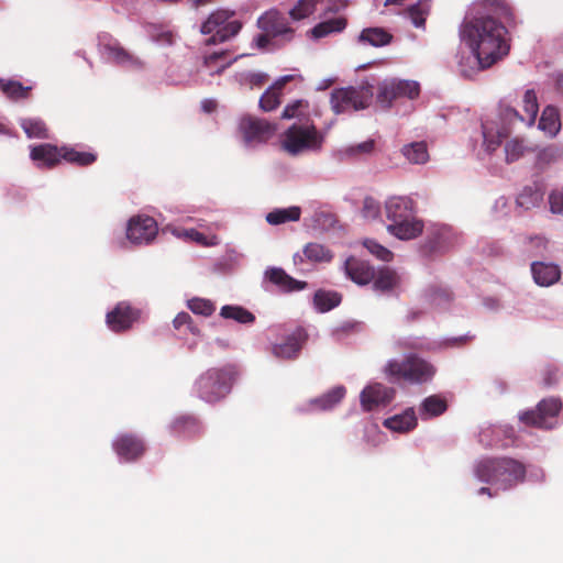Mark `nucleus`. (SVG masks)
<instances>
[{"instance_id":"nucleus-23","label":"nucleus","mask_w":563,"mask_h":563,"mask_svg":"<svg viewBox=\"0 0 563 563\" xmlns=\"http://www.w3.org/2000/svg\"><path fill=\"white\" fill-rule=\"evenodd\" d=\"M292 79V75H286L278 78L260 98V108L265 112L277 109L280 104V97L284 87Z\"/></svg>"},{"instance_id":"nucleus-47","label":"nucleus","mask_w":563,"mask_h":563,"mask_svg":"<svg viewBox=\"0 0 563 563\" xmlns=\"http://www.w3.org/2000/svg\"><path fill=\"white\" fill-rule=\"evenodd\" d=\"M528 150L523 140L512 139L508 141L505 145L506 161L507 163H512L518 161L521 156H523L525 152Z\"/></svg>"},{"instance_id":"nucleus-3","label":"nucleus","mask_w":563,"mask_h":563,"mask_svg":"<svg viewBox=\"0 0 563 563\" xmlns=\"http://www.w3.org/2000/svg\"><path fill=\"white\" fill-rule=\"evenodd\" d=\"M388 232L400 240H411L423 231V223L415 217V203L408 197H391L385 202Z\"/></svg>"},{"instance_id":"nucleus-31","label":"nucleus","mask_w":563,"mask_h":563,"mask_svg":"<svg viewBox=\"0 0 563 563\" xmlns=\"http://www.w3.org/2000/svg\"><path fill=\"white\" fill-rule=\"evenodd\" d=\"M341 294L332 290L318 289L313 295V305L319 312H328L341 303Z\"/></svg>"},{"instance_id":"nucleus-20","label":"nucleus","mask_w":563,"mask_h":563,"mask_svg":"<svg viewBox=\"0 0 563 563\" xmlns=\"http://www.w3.org/2000/svg\"><path fill=\"white\" fill-rule=\"evenodd\" d=\"M453 245L452 233L448 228L432 229L422 245V251L428 255L445 252Z\"/></svg>"},{"instance_id":"nucleus-1","label":"nucleus","mask_w":563,"mask_h":563,"mask_svg":"<svg viewBox=\"0 0 563 563\" xmlns=\"http://www.w3.org/2000/svg\"><path fill=\"white\" fill-rule=\"evenodd\" d=\"M473 11L464 19L460 33L484 69L509 54L508 27L517 22L514 8L506 0H475Z\"/></svg>"},{"instance_id":"nucleus-7","label":"nucleus","mask_w":563,"mask_h":563,"mask_svg":"<svg viewBox=\"0 0 563 563\" xmlns=\"http://www.w3.org/2000/svg\"><path fill=\"white\" fill-rule=\"evenodd\" d=\"M373 98L371 86L338 88L331 92V108L339 114L367 108Z\"/></svg>"},{"instance_id":"nucleus-29","label":"nucleus","mask_w":563,"mask_h":563,"mask_svg":"<svg viewBox=\"0 0 563 563\" xmlns=\"http://www.w3.org/2000/svg\"><path fill=\"white\" fill-rule=\"evenodd\" d=\"M63 161L79 167H87L97 161V154L93 152L77 151L75 147L63 145Z\"/></svg>"},{"instance_id":"nucleus-32","label":"nucleus","mask_w":563,"mask_h":563,"mask_svg":"<svg viewBox=\"0 0 563 563\" xmlns=\"http://www.w3.org/2000/svg\"><path fill=\"white\" fill-rule=\"evenodd\" d=\"M539 129L554 136L561 129L559 110L553 106H547L539 120Z\"/></svg>"},{"instance_id":"nucleus-45","label":"nucleus","mask_w":563,"mask_h":563,"mask_svg":"<svg viewBox=\"0 0 563 563\" xmlns=\"http://www.w3.org/2000/svg\"><path fill=\"white\" fill-rule=\"evenodd\" d=\"M430 11V3L428 0L419 1L408 8V15L417 27H422L426 24L427 15Z\"/></svg>"},{"instance_id":"nucleus-43","label":"nucleus","mask_w":563,"mask_h":563,"mask_svg":"<svg viewBox=\"0 0 563 563\" xmlns=\"http://www.w3.org/2000/svg\"><path fill=\"white\" fill-rule=\"evenodd\" d=\"M220 316L225 319H233L243 324L253 323L255 320V316L241 306H223Z\"/></svg>"},{"instance_id":"nucleus-61","label":"nucleus","mask_w":563,"mask_h":563,"mask_svg":"<svg viewBox=\"0 0 563 563\" xmlns=\"http://www.w3.org/2000/svg\"><path fill=\"white\" fill-rule=\"evenodd\" d=\"M187 234L191 240L205 244V235L201 232L192 229Z\"/></svg>"},{"instance_id":"nucleus-28","label":"nucleus","mask_w":563,"mask_h":563,"mask_svg":"<svg viewBox=\"0 0 563 563\" xmlns=\"http://www.w3.org/2000/svg\"><path fill=\"white\" fill-rule=\"evenodd\" d=\"M446 410V399L440 395H431L424 398L419 409L422 419L439 417Z\"/></svg>"},{"instance_id":"nucleus-39","label":"nucleus","mask_w":563,"mask_h":563,"mask_svg":"<svg viewBox=\"0 0 563 563\" xmlns=\"http://www.w3.org/2000/svg\"><path fill=\"white\" fill-rule=\"evenodd\" d=\"M0 89L8 98L21 100L29 98L32 87L23 86L16 80L0 79Z\"/></svg>"},{"instance_id":"nucleus-40","label":"nucleus","mask_w":563,"mask_h":563,"mask_svg":"<svg viewBox=\"0 0 563 563\" xmlns=\"http://www.w3.org/2000/svg\"><path fill=\"white\" fill-rule=\"evenodd\" d=\"M301 210L299 207H290L286 209H275L267 213L266 221L272 225H278L289 221H298Z\"/></svg>"},{"instance_id":"nucleus-44","label":"nucleus","mask_w":563,"mask_h":563,"mask_svg":"<svg viewBox=\"0 0 563 563\" xmlns=\"http://www.w3.org/2000/svg\"><path fill=\"white\" fill-rule=\"evenodd\" d=\"M483 130V139H484V146L488 152H494L501 143V140L507 137L510 131L506 128H504L501 131H498L495 134H493V129L489 128L488 123L482 124Z\"/></svg>"},{"instance_id":"nucleus-55","label":"nucleus","mask_w":563,"mask_h":563,"mask_svg":"<svg viewBox=\"0 0 563 563\" xmlns=\"http://www.w3.org/2000/svg\"><path fill=\"white\" fill-rule=\"evenodd\" d=\"M173 323H174L175 329H177V330H180L183 327H186L191 333H194V334L199 333L198 328L192 325V319H191L190 314L187 312H179L175 317Z\"/></svg>"},{"instance_id":"nucleus-51","label":"nucleus","mask_w":563,"mask_h":563,"mask_svg":"<svg viewBox=\"0 0 563 563\" xmlns=\"http://www.w3.org/2000/svg\"><path fill=\"white\" fill-rule=\"evenodd\" d=\"M556 159L558 151L554 147H545L538 153L536 158V167L540 170H543Z\"/></svg>"},{"instance_id":"nucleus-60","label":"nucleus","mask_w":563,"mask_h":563,"mask_svg":"<svg viewBox=\"0 0 563 563\" xmlns=\"http://www.w3.org/2000/svg\"><path fill=\"white\" fill-rule=\"evenodd\" d=\"M155 41L156 42H159V43H164V44H173L174 42V35L172 32L169 31H164V32H161L156 37H155Z\"/></svg>"},{"instance_id":"nucleus-12","label":"nucleus","mask_w":563,"mask_h":563,"mask_svg":"<svg viewBox=\"0 0 563 563\" xmlns=\"http://www.w3.org/2000/svg\"><path fill=\"white\" fill-rule=\"evenodd\" d=\"M157 232V223L152 217L135 216L128 222L126 238L133 244H148L156 238Z\"/></svg>"},{"instance_id":"nucleus-24","label":"nucleus","mask_w":563,"mask_h":563,"mask_svg":"<svg viewBox=\"0 0 563 563\" xmlns=\"http://www.w3.org/2000/svg\"><path fill=\"white\" fill-rule=\"evenodd\" d=\"M103 49L108 57L118 65L133 69H141L144 66L139 57L128 52L119 43H108L103 46Z\"/></svg>"},{"instance_id":"nucleus-13","label":"nucleus","mask_w":563,"mask_h":563,"mask_svg":"<svg viewBox=\"0 0 563 563\" xmlns=\"http://www.w3.org/2000/svg\"><path fill=\"white\" fill-rule=\"evenodd\" d=\"M141 311L128 301H120L106 316L107 325L113 332H123L132 328L140 319Z\"/></svg>"},{"instance_id":"nucleus-56","label":"nucleus","mask_w":563,"mask_h":563,"mask_svg":"<svg viewBox=\"0 0 563 563\" xmlns=\"http://www.w3.org/2000/svg\"><path fill=\"white\" fill-rule=\"evenodd\" d=\"M375 142L374 140H367L363 143L357 144L356 146H351L347 150L349 154L356 155V154H368L374 151Z\"/></svg>"},{"instance_id":"nucleus-62","label":"nucleus","mask_w":563,"mask_h":563,"mask_svg":"<svg viewBox=\"0 0 563 563\" xmlns=\"http://www.w3.org/2000/svg\"><path fill=\"white\" fill-rule=\"evenodd\" d=\"M202 108H203V110H205L206 112H211V111H213V110H214V108H216V102H214V101H212V100H206V101H203V103H202Z\"/></svg>"},{"instance_id":"nucleus-6","label":"nucleus","mask_w":563,"mask_h":563,"mask_svg":"<svg viewBox=\"0 0 563 563\" xmlns=\"http://www.w3.org/2000/svg\"><path fill=\"white\" fill-rule=\"evenodd\" d=\"M324 137L314 124L290 125L282 142L283 148L290 155H298L306 151H319L322 147Z\"/></svg>"},{"instance_id":"nucleus-26","label":"nucleus","mask_w":563,"mask_h":563,"mask_svg":"<svg viewBox=\"0 0 563 563\" xmlns=\"http://www.w3.org/2000/svg\"><path fill=\"white\" fill-rule=\"evenodd\" d=\"M372 282L374 290L388 292L399 286L400 277L397 272L390 267H382L375 272V277Z\"/></svg>"},{"instance_id":"nucleus-63","label":"nucleus","mask_w":563,"mask_h":563,"mask_svg":"<svg viewBox=\"0 0 563 563\" xmlns=\"http://www.w3.org/2000/svg\"><path fill=\"white\" fill-rule=\"evenodd\" d=\"M478 494L483 495H488L489 497H494L495 494L492 493L490 488L488 487H482L479 490H478Z\"/></svg>"},{"instance_id":"nucleus-18","label":"nucleus","mask_w":563,"mask_h":563,"mask_svg":"<svg viewBox=\"0 0 563 563\" xmlns=\"http://www.w3.org/2000/svg\"><path fill=\"white\" fill-rule=\"evenodd\" d=\"M264 277L284 292L300 291L308 286L307 282L295 279L280 267H268L264 273Z\"/></svg>"},{"instance_id":"nucleus-59","label":"nucleus","mask_w":563,"mask_h":563,"mask_svg":"<svg viewBox=\"0 0 563 563\" xmlns=\"http://www.w3.org/2000/svg\"><path fill=\"white\" fill-rule=\"evenodd\" d=\"M268 80V75L263 73H255L250 75V84L256 87H261Z\"/></svg>"},{"instance_id":"nucleus-64","label":"nucleus","mask_w":563,"mask_h":563,"mask_svg":"<svg viewBox=\"0 0 563 563\" xmlns=\"http://www.w3.org/2000/svg\"><path fill=\"white\" fill-rule=\"evenodd\" d=\"M558 86L563 91V74L558 78Z\"/></svg>"},{"instance_id":"nucleus-36","label":"nucleus","mask_w":563,"mask_h":563,"mask_svg":"<svg viewBox=\"0 0 563 563\" xmlns=\"http://www.w3.org/2000/svg\"><path fill=\"white\" fill-rule=\"evenodd\" d=\"M27 137L30 139H48V129L45 122L38 118H25L20 122Z\"/></svg>"},{"instance_id":"nucleus-41","label":"nucleus","mask_w":563,"mask_h":563,"mask_svg":"<svg viewBox=\"0 0 563 563\" xmlns=\"http://www.w3.org/2000/svg\"><path fill=\"white\" fill-rule=\"evenodd\" d=\"M321 0H298L297 3L289 10V19L294 22H298L311 16L317 5Z\"/></svg>"},{"instance_id":"nucleus-4","label":"nucleus","mask_w":563,"mask_h":563,"mask_svg":"<svg viewBox=\"0 0 563 563\" xmlns=\"http://www.w3.org/2000/svg\"><path fill=\"white\" fill-rule=\"evenodd\" d=\"M238 375L239 371L233 364L211 367L195 380L194 390L201 400L216 404L231 393Z\"/></svg>"},{"instance_id":"nucleus-5","label":"nucleus","mask_w":563,"mask_h":563,"mask_svg":"<svg viewBox=\"0 0 563 563\" xmlns=\"http://www.w3.org/2000/svg\"><path fill=\"white\" fill-rule=\"evenodd\" d=\"M384 373L391 383L424 384L432 379L435 367L417 354H408L401 361L389 360Z\"/></svg>"},{"instance_id":"nucleus-19","label":"nucleus","mask_w":563,"mask_h":563,"mask_svg":"<svg viewBox=\"0 0 563 563\" xmlns=\"http://www.w3.org/2000/svg\"><path fill=\"white\" fill-rule=\"evenodd\" d=\"M344 269L347 277L361 286L369 284L375 277V269L369 263L353 256L345 261Z\"/></svg>"},{"instance_id":"nucleus-46","label":"nucleus","mask_w":563,"mask_h":563,"mask_svg":"<svg viewBox=\"0 0 563 563\" xmlns=\"http://www.w3.org/2000/svg\"><path fill=\"white\" fill-rule=\"evenodd\" d=\"M309 108V102L303 99L295 100L291 103H288L283 112H282V119L290 120L294 118L301 119L306 115V111Z\"/></svg>"},{"instance_id":"nucleus-34","label":"nucleus","mask_w":563,"mask_h":563,"mask_svg":"<svg viewBox=\"0 0 563 563\" xmlns=\"http://www.w3.org/2000/svg\"><path fill=\"white\" fill-rule=\"evenodd\" d=\"M358 38L361 42L378 47L388 45L393 40V35L383 27H367L361 32Z\"/></svg>"},{"instance_id":"nucleus-11","label":"nucleus","mask_w":563,"mask_h":563,"mask_svg":"<svg viewBox=\"0 0 563 563\" xmlns=\"http://www.w3.org/2000/svg\"><path fill=\"white\" fill-rule=\"evenodd\" d=\"M562 409V401L558 397L542 399L536 409L523 411L519 415L522 423L529 427L541 429H551L554 423L552 420L558 417Z\"/></svg>"},{"instance_id":"nucleus-35","label":"nucleus","mask_w":563,"mask_h":563,"mask_svg":"<svg viewBox=\"0 0 563 563\" xmlns=\"http://www.w3.org/2000/svg\"><path fill=\"white\" fill-rule=\"evenodd\" d=\"M345 393L346 390L343 386H336L327 394L311 400V405L316 406L320 410L332 409L344 398Z\"/></svg>"},{"instance_id":"nucleus-53","label":"nucleus","mask_w":563,"mask_h":563,"mask_svg":"<svg viewBox=\"0 0 563 563\" xmlns=\"http://www.w3.org/2000/svg\"><path fill=\"white\" fill-rule=\"evenodd\" d=\"M549 205L552 213L563 216V188L550 192Z\"/></svg>"},{"instance_id":"nucleus-2","label":"nucleus","mask_w":563,"mask_h":563,"mask_svg":"<svg viewBox=\"0 0 563 563\" xmlns=\"http://www.w3.org/2000/svg\"><path fill=\"white\" fill-rule=\"evenodd\" d=\"M475 474L479 481L508 490L525 482L527 468L510 457L484 459L476 465Z\"/></svg>"},{"instance_id":"nucleus-57","label":"nucleus","mask_w":563,"mask_h":563,"mask_svg":"<svg viewBox=\"0 0 563 563\" xmlns=\"http://www.w3.org/2000/svg\"><path fill=\"white\" fill-rule=\"evenodd\" d=\"M538 194L537 192H532L531 189H525L517 198V203L520 205V206H526L528 205V199L530 200L531 203H534L537 200H538Z\"/></svg>"},{"instance_id":"nucleus-14","label":"nucleus","mask_w":563,"mask_h":563,"mask_svg":"<svg viewBox=\"0 0 563 563\" xmlns=\"http://www.w3.org/2000/svg\"><path fill=\"white\" fill-rule=\"evenodd\" d=\"M396 390L380 383L366 386L360 396L361 406L365 411H372L377 407L389 405L395 398Z\"/></svg>"},{"instance_id":"nucleus-42","label":"nucleus","mask_w":563,"mask_h":563,"mask_svg":"<svg viewBox=\"0 0 563 563\" xmlns=\"http://www.w3.org/2000/svg\"><path fill=\"white\" fill-rule=\"evenodd\" d=\"M523 111H525V124L527 126L533 125L536 122L539 104L537 99V93L533 89L526 90L523 95Z\"/></svg>"},{"instance_id":"nucleus-27","label":"nucleus","mask_w":563,"mask_h":563,"mask_svg":"<svg viewBox=\"0 0 563 563\" xmlns=\"http://www.w3.org/2000/svg\"><path fill=\"white\" fill-rule=\"evenodd\" d=\"M384 426L396 432H408L416 428L417 417L412 408L406 409L400 415H395L384 421Z\"/></svg>"},{"instance_id":"nucleus-33","label":"nucleus","mask_w":563,"mask_h":563,"mask_svg":"<svg viewBox=\"0 0 563 563\" xmlns=\"http://www.w3.org/2000/svg\"><path fill=\"white\" fill-rule=\"evenodd\" d=\"M401 153L411 164H424L429 159L427 143L423 141L404 145Z\"/></svg>"},{"instance_id":"nucleus-17","label":"nucleus","mask_w":563,"mask_h":563,"mask_svg":"<svg viewBox=\"0 0 563 563\" xmlns=\"http://www.w3.org/2000/svg\"><path fill=\"white\" fill-rule=\"evenodd\" d=\"M62 146L52 143L33 145L30 148V158L37 168L53 169L63 162Z\"/></svg>"},{"instance_id":"nucleus-8","label":"nucleus","mask_w":563,"mask_h":563,"mask_svg":"<svg viewBox=\"0 0 563 563\" xmlns=\"http://www.w3.org/2000/svg\"><path fill=\"white\" fill-rule=\"evenodd\" d=\"M234 15L233 11L218 10L209 15L201 25L202 34H214L207 40V45L223 43L235 36L242 29V23L238 20L230 21Z\"/></svg>"},{"instance_id":"nucleus-16","label":"nucleus","mask_w":563,"mask_h":563,"mask_svg":"<svg viewBox=\"0 0 563 563\" xmlns=\"http://www.w3.org/2000/svg\"><path fill=\"white\" fill-rule=\"evenodd\" d=\"M112 448L118 456L125 462L139 460L146 450L143 440L131 433H124L117 437L112 443Z\"/></svg>"},{"instance_id":"nucleus-10","label":"nucleus","mask_w":563,"mask_h":563,"mask_svg":"<svg viewBox=\"0 0 563 563\" xmlns=\"http://www.w3.org/2000/svg\"><path fill=\"white\" fill-rule=\"evenodd\" d=\"M420 95V85L415 80L390 78L378 84L377 102L389 109L395 100L407 98L413 100Z\"/></svg>"},{"instance_id":"nucleus-25","label":"nucleus","mask_w":563,"mask_h":563,"mask_svg":"<svg viewBox=\"0 0 563 563\" xmlns=\"http://www.w3.org/2000/svg\"><path fill=\"white\" fill-rule=\"evenodd\" d=\"M531 273L534 282L540 286H551L561 277V271L558 265L544 262H533Z\"/></svg>"},{"instance_id":"nucleus-38","label":"nucleus","mask_w":563,"mask_h":563,"mask_svg":"<svg viewBox=\"0 0 563 563\" xmlns=\"http://www.w3.org/2000/svg\"><path fill=\"white\" fill-rule=\"evenodd\" d=\"M227 54L225 51H222L212 53L203 58V66L210 71L211 76L222 74L236 59L225 62Z\"/></svg>"},{"instance_id":"nucleus-37","label":"nucleus","mask_w":563,"mask_h":563,"mask_svg":"<svg viewBox=\"0 0 563 563\" xmlns=\"http://www.w3.org/2000/svg\"><path fill=\"white\" fill-rule=\"evenodd\" d=\"M172 431L177 434L194 435L201 432L200 422L190 416H181L176 418L172 426Z\"/></svg>"},{"instance_id":"nucleus-50","label":"nucleus","mask_w":563,"mask_h":563,"mask_svg":"<svg viewBox=\"0 0 563 563\" xmlns=\"http://www.w3.org/2000/svg\"><path fill=\"white\" fill-rule=\"evenodd\" d=\"M499 117L504 123L509 125H515L518 122L525 124V115L520 114L515 108L507 104H500Z\"/></svg>"},{"instance_id":"nucleus-9","label":"nucleus","mask_w":563,"mask_h":563,"mask_svg":"<svg viewBox=\"0 0 563 563\" xmlns=\"http://www.w3.org/2000/svg\"><path fill=\"white\" fill-rule=\"evenodd\" d=\"M256 25L262 32L271 34L278 47L286 46L296 37V29L291 26L285 13L277 8H272L261 14Z\"/></svg>"},{"instance_id":"nucleus-54","label":"nucleus","mask_w":563,"mask_h":563,"mask_svg":"<svg viewBox=\"0 0 563 563\" xmlns=\"http://www.w3.org/2000/svg\"><path fill=\"white\" fill-rule=\"evenodd\" d=\"M559 380V368L555 365L548 364L542 369V384L544 387L553 386Z\"/></svg>"},{"instance_id":"nucleus-21","label":"nucleus","mask_w":563,"mask_h":563,"mask_svg":"<svg viewBox=\"0 0 563 563\" xmlns=\"http://www.w3.org/2000/svg\"><path fill=\"white\" fill-rule=\"evenodd\" d=\"M332 258L333 254L329 249L320 243L310 242L305 245L302 254H294L292 262L295 266L300 267L306 260L312 263H328Z\"/></svg>"},{"instance_id":"nucleus-58","label":"nucleus","mask_w":563,"mask_h":563,"mask_svg":"<svg viewBox=\"0 0 563 563\" xmlns=\"http://www.w3.org/2000/svg\"><path fill=\"white\" fill-rule=\"evenodd\" d=\"M256 46L261 49H265L269 44L275 43V38L267 32H262L255 37Z\"/></svg>"},{"instance_id":"nucleus-22","label":"nucleus","mask_w":563,"mask_h":563,"mask_svg":"<svg viewBox=\"0 0 563 563\" xmlns=\"http://www.w3.org/2000/svg\"><path fill=\"white\" fill-rule=\"evenodd\" d=\"M305 341L306 332L303 329L299 328L288 335L285 342L274 345L273 353L279 358H295L301 350Z\"/></svg>"},{"instance_id":"nucleus-49","label":"nucleus","mask_w":563,"mask_h":563,"mask_svg":"<svg viewBox=\"0 0 563 563\" xmlns=\"http://www.w3.org/2000/svg\"><path fill=\"white\" fill-rule=\"evenodd\" d=\"M363 245L371 254L380 261L389 262L393 260V253L374 240L366 239L364 240Z\"/></svg>"},{"instance_id":"nucleus-48","label":"nucleus","mask_w":563,"mask_h":563,"mask_svg":"<svg viewBox=\"0 0 563 563\" xmlns=\"http://www.w3.org/2000/svg\"><path fill=\"white\" fill-rule=\"evenodd\" d=\"M188 308L196 314L209 317L216 310L212 301L202 298H192L188 301Z\"/></svg>"},{"instance_id":"nucleus-52","label":"nucleus","mask_w":563,"mask_h":563,"mask_svg":"<svg viewBox=\"0 0 563 563\" xmlns=\"http://www.w3.org/2000/svg\"><path fill=\"white\" fill-rule=\"evenodd\" d=\"M380 213L379 202L372 197H366L363 201L362 214L366 219H375Z\"/></svg>"},{"instance_id":"nucleus-30","label":"nucleus","mask_w":563,"mask_h":563,"mask_svg":"<svg viewBox=\"0 0 563 563\" xmlns=\"http://www.w3.org/2000/svg\"><path fill=\"white\" fill-rule=\"evenodd\" d=\"M347 25V20L344 16H338L322 21L310 30L313 38H322L332 33L342 32Z\"/></svg>"},{"instance_id":"nucleus-15","label":"nucleus","mask_w":563,"mask_h":563,"mask_svg":"<svg viewBox=\"0 0 563 563\" xmlns=\"http://www.w3.org/2000/svg\"><path fill=\"white\" fill-rule=\"evenodd\" d=\"M239 126L245 142L247 143L265 142L276 130L275 125L271 124L267 120L251 115L243 117Z\"/></svg>"}]
</instances>
